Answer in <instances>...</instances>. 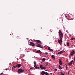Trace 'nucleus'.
<instances>
[{"label":"nucleus","mask_w":75,"mask_h":75,"mask_svg":"<svg viewBox=\"0 0 75 75\" xmlns=\"http://www.w3.org/2000/svg\"><path fill=\"white\" fill-rule=\"evenodd\" d=\"M46 71H48V70H45Z\"/></svg>","instance_id":"c9c22d12"},{"label":"nucleus","mask_w":75,"mask_h":75,"mask_svg":"<svg viewBox=\"0 0 75 75\" xmlns=\"http://www.w3.org/2000/svg\"><path fill=\"white\" fill-rule=\"evenodd\" d=\"M52 58L53 59H55V56L53 55H52Z\"/></svg>","instance_id":"ddd939ff"},{"label":"nucleus","mask_w":75,"mask_h":75,"mask_svg":"<svg viewBox=\"0 0 75 75\" xmlns=\"http://www.w3.org/2000/svg\"><path fill=\"white\" fill-rule=\"evenodd\" d=\"M28 42H29V41H28Z\"/></svg>","instance_id":"a19ab883"},{"label":"nucleus","mask_w":75,"mask_h":75,"mask_svg":"<svg viewBox=\"0 0 75 75\" xmlns=\"http://www.w3.org/2000/svg\"><path fill=\"white\" fill-rule=\"evenodd\" d=\"M50 51H53V50H52V49H50Z\"/></svg>","instance_id":"b1692460"},{"label":"nucleus","mask_w":75,"mask_h":75,"mask_svg":"<svg viewBox=\"0 0 75 75\" xmlns=\"http://www.w3.org/2000/svg\"><path fill=\"white\" fill-rule=\"evenodd\" d=\"M24 70H23V69H19L18 70V73H20V72L21 73L23 72H24Z\"/></svg>","instance_id":"f03ea898"},{"label":"nucleus","mask_w":75,"mask_h":75,"mask_svg":"<svg viewBox=\"0 0 75 75\" xmlns=\"http://www.w3.org/2000/svg\"><path fill=\"white\" fill-rule=\"evenodd\" d=\"M68 75H69V73H68Z\"/></svg>","instance_id":"79ce46f5"},{"label":"nucleus","mask_w":75,"mask_h":75,"mask_svg":"<svg viewBox=\"0 0 75 75\" xmlns=\"http://www.w3.org/2000/svg\"><path fill=\"white\" fill-rule=\"evenodd\" d=\"M41 74L42 75H44V74L42 73V72H41Z\"/></svg>","instance_id":"393cba45"},{"label":"nucleus","mask_w":75,"mask_h":75,"mask_svg":"<svg viewBox=\"0 0 75 75\" xmlns=\"http://www.w3.org/2000/svg\"><path fill=\"white\" fill-rule=\"evenodd\" d=\"M63 53V51H61L57 53V54L58 55L59 54L61 55V54H62Z\"/></svg>","instance_id":"6e6552de"},{"label":"nucleus","mask_w":75,"mask_h":75,"mask_svg":"<svg viewBox=\"0 0 75 75\" xmlns=\"http://www.w3.org/2000/svg\"><path fill=\"white\" fill-rule=\"evenodd\" d=\"M48 65V62H47L46 63V66H47V65Z\"/></svg>","instance_id":"5701e85b"},{"label":"nucleus","mask_w":75,"mask_h":75,"mask_svg":"<svg viewBox=\"0 0 75 75\" xmlns=\"http://www.w3.org/2000/svg\"><path fill=\"white\" fill-rule=\"evenodd\" d=\"M59 69H62V68L61 67V66L59 65Z\"/></svg>","instance_id":"f3484780"},{"label":"nucleus","mask_w":75,"mask_h":75,"mask_svg":"<svg viewBox=\"0 0 75 75\" xmlns=\"http://www.w3.org/2000/svg\"><path fill=\"white\" fill-rule=\"evenodd\" d=\"M42 67H43V66H42V65H40V68H42Z\"/></svg>","instance_id":"412c9836"},{"label":"nucleus","mask_w":75,"mask_h":75,"mask_svg":"<svg viewBox=\"0 0 75 75\" xmlns=\"http://www.w3.org/2000/svg\"><path fill=\"white\" fill-rule=\"evenodd\" d=\"M74 38H71V40H74Z\"/></svg>","instance_id":"7c9ffc66"},{"label":"nucleus","mask_w":75,"mask_h":75,"mask_svg":"<svg viewBox=\"0 0 75 75\" xmlns=\"http://www.w3.org/2000/svg\"><path fill=\"white\" fill-rule=\"evenodd\" d=\"M74 47H75V45H74Z\"/></svg>","instance_id":"c03bdc74"},{"label":"nucleus","mask_w":75,"mask_h":75,"mask_svg":"<svg viewBox=\"0 0 75 75\" xmlns=\"http://www.w3.org/2000/svg\"><path fill=\"white\" fill-rule=\"evenodd\" d=\"M60 37V40L59 39H58V42L59 44H61V42L62 43V38H63V33L61 31V30H59V32L58 33Z\"/></svg>","instance_id":"f257e3e1"},{"label":"nucleus","mask_w":75,"mask_h":75,"mask_svg":"<svg viewBox=\"0 0 75 75\" xmlns=\"http://www.w3.org/2000/svg\"><path fill=\"white\" fill-rule=\"evenodd\" d=\"M74 59H75V57H74Z\"/></svg>","instance_id":"58836bf2"},{"label":"nucleus","mask_w":75,"mask_h":75,"mask_svg":"<svg viewBox=\"0 0 75 75\" xmlns=\"http://www.w3.org/2000/svg\"><path fill=\"white\" fill-rule=\"evenodd\" d=\"M6 70H7V69H6Z\"/></svg>","instance_id":"a18cd8bd"},{"label":"nucleus","mask_w":75,"mask_h":75,"mask_svg":"<svg viewBox=\"0 0 75 75\" xmlns=\"http://www.w3.org/2000/svg\"><path fill=\"white\" fill-rule=\"evenodd\" d=\"M11 63H10L9 64V65H11Z\"/></svg>","instance_id":"f704fd0d"},{"label":"nucleus","mask_w":75,"mask_h":75,"mask_svg":"<svg viewBox=\"0 0 75 75\" xmlns=\"http://www.w3.org/2000/svg\"><path fill=\"white\" fill-rule=\"evenodd\" d=\"M45 58H43L42 59V61H43V62H44L45 61Z\"/></svg>","instance_id":"6ab92c4d"},{"label":"nucleus","mask_w":75,"mask_h":75,"mask_svg":"<svg viewBox=\"0 0 75 75\" xmlns=\"http://www.w3.org/2000/svg\"><path fill=\"white\" fill-rule=\"evenodd\" d=\"M30 44H30L29 45H30L31 46H32V47H34V46H35V45L34 43H33V42H30Z\"/></svg>","instance_id":"423d86ee"},{"label":"nucleus","mask_w":75,"mask_h":75,"mask_svg":"<svg viewBox=\"0 0 75 75\" xmlns=\"http://www.w3.org/2000/svg\"><path fill=\"white\" fill-rule=\"evenodd\" d=\"M25 57V55L23 54L22 56V57Z\"/></svg>","instance_id":"cd10ccee"},{"label":"nucleus","mask_w":75,"mask_h":75,"mask_svg":"<svg viewBox=\"0 0 75 75\" xmlns=\"http://www.w3.org/2000/svg\"><path fill=\"white\" fill-rule=\"evenodd\" d=\"M50 74H51V75H52V73H51Z\"/></svg>","instance_id":"e433bc0d"},{"label":"nucleus","mask_w":75,"mask_h":75,"mask_svg":"<svg viewBox=\"0 0 75 75\" xmlns=\"http://www.w3.org/2000/svg\"><path fill=\"white\" fill-rule=\"evenodd\" d=\"M66 69H68V67L67 66V65H66Z\"/></svg>","instance_id":"a878e982"},{"label":"nucleus","mask_w":75,"mask_h":75,"mask_svg":"<svg viewBox=\"0 0 75 75\" xmlns=\"http://www.w3.org/2000/svg\"><path fill=\"white\" fill-rule=\"evenodd\" d=\"M30 69L32 70V69H33L32 68H30Z\"/></svg>","instance_id":"72a5a7b5"},{"label":"nucleus","mask_w":75,"mask_h":75,"mask_svg":"<svg viewBox=\"0 0 75 75\" xmlns=\"http://www.w3.org/2000/svg\"><path fill=\"white\" fill-rule=\"evenodd\" d=\"M45 69V67H42V68L41 69L42 70V69Z\"/></svg>","instance_id":"2eb2a0df"},{"label":"nucleus","mask_w":75,"mask_h":75,"mask_svg":"<svg viewBox=\"0 0 75 75\" xmlns=\"http://www.w3.org/2000/svg\"><path fill=\"white\" fill-rule=\"evenodd\" d=\"M48 49L49 50H51V48H50V47H49L48 48Z\"/></svg>","instance_id":"bb28decb"},{"label":"nucleus","mask_w":75,"mask_h":75,"mask_svg":"<svg viewBox=\"0 0 75 75\" xmlns=\"http://www.w3.org/2000/svg\"><path fill=\"white\" fill-rule=\"evenodd\" d=\"M59 63L60 65H62V62H61V59H59Z\"/></svg>","instance_id":"9b49d317"},{"label":"nucleus","mask_w":75,"mask_h":75,"mask_svg":"<svg viewBox=\"0 0 75 75\" xmlns=\"http://www.w3.org/2000/svg\"><path fill=\"white\" fill-rule=\"evenodd\" d=\"M74 39H75V38H74Z\"/></svg>","instance_id":"37998d69"},{"label":"nucleus","mask_w":75,"mask_h":75,"mask_svg":"<svg viewBox=\"0 0 75 75\" xmlns=\"http://www.w3.org/2000/svg\"><path fill=\"white\" fill-rule=\"evenodd\" d=\"M54 70H55V71H57V69H54Z\"/></svg>","instance_id":"c756f323"},{"label":"nucleus","mask_w":75,"mask_h":75,"mask_svg":"<svg viewBox=\"0 0 75 75\" xmlns=\"http://www.w3.org/2000/svg\"><path fill=\"white\" fill-rule=\"evenodd\" d=\"M65 16L66 17H67V16H66V14H65Z\"/></svg>","instance_id":"473e14b6"},{"label":"nucleus","mask_w":75,"mask_h":75,"mask_svg":"<svg viewBox=\"0 0 75 75\" xmlns=\"http://www.w3.org/2000/svg\"><path fill=\"white\" fill-rule=\"evenodd\" d=\"M34 41H36V43L37 44H38V43H40L41 42L40 40H34Z\"/></svg>","instance_id":"39448f33"},{"label":"nucleus","mask_w":75,"mask_h":75,"mask_svg":"<svg viewBox=\"0 0 75 75\" xmlns=\"http://www.w3.org/2000/svg\"><path fill=\"white\" fill-rule=\"evenodd\" d=\"M45 74L46 75H49V74H48V73L47 72H45Z\"/></svg>","instance_id":"aec40b11"},{"label":"nucleus","mask_w":75,"mask_h":75,"mask_svg":"<svg viewBox=\"0 0 75 75\" xmlns=\"http://www.w3.org/2000/svg\"><path fill=\"white\" fill-rule=\"evenodd\" d=\"M72 62H73V60H72L70 63L68 64V65H71L72 64Z\"/></svg>","instance_id":"0eeeda50"},{"label":"nucleus","mask_w":75,"mask_h":75,"mask_svg":"<svg viewBox=\"0 0 75 75\" xmlns=\"http://www.w3.org/2000/svg\"><path fill=\"white\" fill-rule=\"evenodd\" d=\"M29 40V41H30V40Z\"/></svg>","instance_id":"ea45409f"},{"label":"nucleus","mask_w":75,"mask_h":75,"mask_svg":"<svg viewBox=\"0 0 75 75\" xmlns=\"http://www.w3.org/2000/svg\"><path fill=\"white\" fill-rule=\"evenodd\" d=\"M34 67H35V66H36V62L35 61H34Z\"/></svg>","instance_id":"f8f14e48"},{"label":"nucleus","mask_w":75,"mask_h":75,"mask_svg":"<svg viewBox=\"0 0 75 75\" xmlns=\"http://www.w3.org/2000/svg\"><path fill=\"white\" fill-rule=\"evenodd\" d=\"M74 61L75 62V59H74Z\"/></svg>","instance_id":"4c0bfd02"},{"label":"nucleus","mask_w":75,"mask_h":75,"mask_svg":"<svg viewBox=\"0 0 75 75\" xmlns=\"http://www.w3.org/2000/svg\"><path fill=\"white\" fill-rule=\"evenodd\" d=\"M67 45L68 47H69V43L68 42H67Z\"/></svg>","instance_id":"a211bd4d"},{"label":"nucleus","mask_w":75,"mask_h":75,"mask_svg":"<svg viewBox=\"0 0 75 75\" xmlns=\"http://www.w3.org/2000/svg\"><path fill=\"white\" fill-rule=\"evenodd\" d=\"M35 68L36 69H40V68L39 67H38L37 66H35Z\"/></svg>","instance_id":"4468645a"},{"label":"nucleus","mask_w":75,"mask_h":75,"mask_svg":"<svg viewBox=\"0 0 75 75\" xmlns=\"http://www.w3.org/2000/svg\"><path fill=\"white\" fill-rule=\"evenodd\" d=\"M21 66V65L20 64H17L16 65V67H18V68L20 67Z\"/></svg>","instance_id":"9d476101"},{"label":"nucleus","mask_w":75,"mask_h":75,"mask_svg":"<svg viewBox=\"0 0 75 75\" xmlns=\"http://www.w3.org/2000/svg\"><path fill=\"white\" fill-rule=\"evenodd\" d=\"M41 44H38L37 45V46L38 47H39V48H43V47H41Z\"/></svg>","instance_id":"7ed1b4c3"},{"label":"nucleus","mask_w":75,"mask_h":75,"mask_svg":"<svg viewBox=\"0 0 75 75\" xmlns=\"http://www.w3.org/2000/svg\"><path fill=\"white\" fill-rule=\"evenodd\" d=\"M45 54H46V55L48 54V53H47V52L45 53Z\"/></svg>","instance_id":"c85d7f7f"},{"label":"nucleus","mask_w":75,"mask_h":75,"mask_svg":"<svg viewBox=\"0 0 75 75\" xmlns=\"http://www.w3.org/2000/svg\"><path fill=\"white\" fill-rule=\"evenodd\" d=\"M3 73H1L0 74V75H2V74H3Z\"/></svg>","instance_id":"2f4dec72"},{"label":"nucleus","mask_w":75,"mask_h":75,"mask_svg":"<svg viewBox=\"0 0 75 75\" xmlns=\"http://www.w3.org/2000/svg\"><path fill=\"white\" fill-rule=\"evenodd\" d=\"M42 73L43 74H45V72L44 71H42Z\"/></svg>","instance_id":"4be33fe9"},{"label":"nucleus","mask_w":75,"mask_h":75,"mask_svg":"<svg viewBox=\"0 0 75 75\" xmlns=\"http://www.w3.org/2000/svg\"><path fill=\"white\" fill-rule=\"evenodd\" d=\"M36 53H40V54H42V52L40 50L36 51Z\"/></svg>","instance_id":"1a4fd4ad"},{"label":"nucleus","mask_w":75,"mask_h":75,"mask_svg":"<svg viewBox=\"0 0 75 75\" xmlns=\"http://www.w3.org/2000/svg\"><path fill=\"white\" fill-rule=\"evenodd\" d=\"M74 54H75V52H74V51H72L70 53V55H71V56H73V55H74Z\"/></svg>","instance_id":"20e7f679"},{"label":"nucleus","mask_w":75,"mask_h":75,"mask_svg":"<svg viewBox=\"0 0 75 75\" xmlns=\"http://www.w3.org/2000/svg\"><path fill=\"white\" fill-rule=\"evenodd\" d=\"M16 68V66H13V67L12 68V69H14Z\"/></svg>","instance_id":"dca6fc26"}]
</instances>
